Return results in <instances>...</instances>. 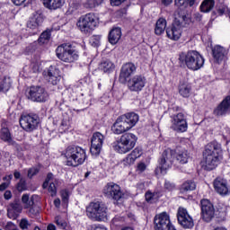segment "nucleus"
Masks as SVG:
<instances>
[{
  "instance_id": "obj_51",
  "label": "nucleus",
  "mask_w": 230,
  "mask_h": 230,
  "mask_svg": "<svg viewBox=\"0 0 230 230\" xmlns=\"http://www.w3.org/2000/svg\"><path fill=\"white\" fill-rule=\"evenodd\" d=\"M145 170H146V164H145V163H140L137 164V172H138V173H143Z\"/></svg>"
},
{
  "instance_id": "obj_1",
  "label": "nucleus",
  "mask_w": 230,
  "mask_h": 230,
  "mask_svg": "<svg viewBox=\"0 0 230 230\" xmlns=\"http://www.w3.org/2000/svg\"><path fill=\"white\" fill-rule=\"evenodd\" d=\"M222 154V146L218 142H211L206 146L203 152V167L208 172L215 170L220 162V155Z\"/></svg>"
},
{
  "instance_id": "obj_10",
  "label": "nucleus",
  "mask_w": 230,
  "mask_h": 230,
  "mask_svg": "<svg viewBox=\"0 0 230 230\" xmlns=\"http://www.w3.org/2000/svg\"><path fill=\"white\" fill-rule=\"evenodd\" d=\"M28 100L31 102H37L38 103H44L49 100V94L46 91V88L42 86H31L27 93Z\"/></svg>"
},
{
  "instance_id": "obj_62",
  "label": "nucleus",
  "mask_w": 230,
  "mask_h": 230,
  "mask_svg": "<svg viewBox=\"0 0 230 230\" xmlns=\"http://www.w3.org/2000/svg\"><path fill=\"white\" fill-rule=\"evenodd\" d=\"M48 186H49V181L45 180V181L42 184L43 190H46V188H48Z\"/></svg>"
},
{
  "instance_id": "obj_57",
  "label": "nucleus",
  "mask_w": 230,
  "mask_h": 230,
  "mask_svg": "<svg viewBox=\"0 0 230 230\" xmlns=\"http://www.w3.org/2000/svg\"><path fill=\"white\" fill-rule=\"evenodd\" d=\"M6 188H8L7 182H3L2 184H0V191H4V190H6Z\"/></svg>"
},
{
  "instance_id": "obj_18",
  "label": "nucleus",
  "mask_w": 230,
  "mask_h": 230,
  "mask_svg": "<svg viewBox=\"0 0 230 230\" xmlns=\"http://www.w3.org/2000/svg\"><path fill=\"white\" fill-rule=\"evenodd\" d=\"M175 157V151L173 149H165L160 158V169L161 171L168 170L173 164V159Z\"/></svg>"
},
{
  "instance_id": "obj_9",
  "label": "nucleus",
  "mask_w": 230,
  "mask_h": 230,
  "mask_svg": "<svg viewBox=\"0 0 230 230\" xmlns=\"http://www.w3.org/2000/svg\"><path fill=\"white\" fill-rule=\"evenodd\" d=\"M137 143V137L132 133H125L117 142V145L113 146L114 150L119 154H127L130 152Z\"/></svg>"
},
{
  "instance_id": "obj_5",
  "label": "nucleus",
  "mask_w": 230,
  "mask_h": 230,
  "mask_svg": "<svg viewBox=\"0 0 230 230\" xmlns=\"http://www.w3.org/2000/svg\"><path fill=\"white\" fill-rule=\"evenodd\" d=\"M65 156L66 158L67 166H80L85 163L87 159V155L85 150L80 146H68L66 150Z\"/></svg>"
},
{
  "instance_id": "obj_27",
  "label": "nucleus",
  "mask_w": 230,
  "mask_h": 230,
  "mask_svg": "<svg viewBox=\"0 0 230 230\" xmlns=\"http://www.w3.org/2000/svg\"><path fill=\"white\" fill-rule=\"evenodd\" d=\"M44 22V17L40 13H36L27 22V26L31 28V30H36Z\"/></svg>"
},
{
  "instance_id": "obj_45",
  "label": "nucleus",
  "mask_w": 230,
  "mask_h": 230,
  "mask_svg": "<svg viewBox=\"0 0 230 230\" xmlns=\"http://www.w3.org/2000/svg\"><path fill=\"white\" fill-rule=\"evenodd\" d=\"M49 193H50V197H57V186L55 183L51 182L49 186Z\"/></svg>"
},
{
  "instance_id": "obj_49",
  "label": "nucleus",
  "mask_w": 230,
  "mask_h": 230,
  "mask_svg": "<svg viewBox=\"0 0 230 230\" xmlns=\"http://www.w3.org/2000/svg\"><path fill=\"white\" fill-rule=\"evenodd\" d=\"M37 173H39V169H37L35 167L29 169V171H28L29 179H31V177H33L34 175H37Z\"/></svg>"
},
{
  "instance_id": "obj_54",
  "label": "nucleus",
  "mask_w": 230,
  "mask_h": 230,
  "mask_svg": "<svg viewBox=\"0 0 230 230\" xmlns=\"http://www.w3.org/2000/svg\"><path fill=\"white\" fill-rule=\"evenodd\" d=\"M4 199H5V200H10V199H12V191L5 190L4 194Z\"/></svg>"
},
{
  "instance_id": "obj_31",
  "label": "nucleus",
  "mask_w": 230,
  "mask_h": 230,
  "mask_svg": "<svg viewBox=\"0 0 230 230\" xmlns=\"http://www.w3.org/2000/svg\"><path fill=\"white\" fill-rule=\"evenodd\" d=\"M0 139L4 141V143H8L11 145L13 139H12V133H10V129L7 127H3L0 129Z\"/></svg>"
},
{
  "instance_id": "obj_7",
  "label": "nucleus",
  "mask_w": 230,
  "mask_h": 230,
  "mask_svg": "<svg viewBox=\"0 0 230 230\" xmlns=\"http://www.w3.org/2000/svg\"><path fill=\"white\" fill-rule=\"evenodd\" d=\"M56 55L59 60H62V62H66L67 64L75 62L79 57L76 49H75V47L69 43H65L58 46L56 49Z\"/></svg>"
},
{
  "instance_id": "obj_52",
  "label": "nucleus",
  "mask_w": 230,
  "mask_h": 230,
  "mask_svg": "<svg viewBox=\"0 0 230 230\" xmlns=\"http://www.w3.org/2000/svg\"><path fill=\"white\" fill-rule=\"evenodd\" d=\"M61 198L64 202L67 201L69 199V191H67V190H61Z\"/></svg>"
},
{
  "instance_id": "obj_34",
  "label": "nucleus",
  "mask_w": 230,
  "mask_h": 230,
  "mask_svg": "<svg viewBox=\"0 0 230 230\" xmlns=\"http://www.w3.org/2000/svg\"><path fill=\"white\" fill-rule=\"evenodd\" d=\"M197 183L195 181L189 180L186 181L184 183H182L181 191L184 193V191H193V190H196Z\"/></svg>"
},
{
  "instance_id": "obj_24",
  "label": "nucleus",
  "mask_w": 230,
  "mask_h": 230,
  "mask_svg": "<svg viewBox=\"0 0 230 230\" xmlns=\"http://www.w3.org/2000/svg\"><path fill=\"white\" fill-rule=\"evenodd\" d=\"M214 188L219 195H229V187H227V181L222 178H217L214 181Z\"/></svg>"
},
{
  "instance_id": "obj_61",
  "label": "nucleus",
  "mask_w": 230,
  "mask_h": 230,
  "mask_svg": "<svg viewBox=\"0 0 230 230\" xmlns=\"http://www.w3.org/2000/svg\"><path fill=\"white\" fill-rule=\"evenodd\" d=\"M51 179H53V173L49 172L45 181H48L49 182Z\"/></svg>"
},
{
  "instance_id": "obj_37",
  "label": "nucleus",
  "mask_w": 230,
  "mask_h": 230,
  "mask_svg": "<svg viewBox=\"0 0 230 230\" xmlns=\"http://www.w3.org/2000/svg\"><path fill=\"white\" fill-rule=\"evenodd\" d=\"M49 39H51V32L45 31L40 34L38 42L39 44H47L49 42Z\"/></svg>"
},
{
  "instance_id": "obj_25",
  "label": "nucleus",
  "mask_w": 230,
  "mask_h": 230,
  "mask_svg": "<svg viewBox=\"0 0 230 230\" xmlns=\"http://www.w3.org/2000/svg\"><path fill=\"white\" fill-rule=\"evenodd\" d=\"M22 211V205H21L19 201H14L10 204V208L7 209V215L11 217V218H17Z\"/></svg>"
},
{
  "instance_id": "obj_60",
  "label": "nucleus",
  "mask_w": 230,
  "mask_h": 230,
  "mask_svg": "<svg viewBox=\"0 0 230 230\" xmlns=\"http://www.w3.org/2000/svg\"><path fill=\"white\" fill-rule=\"evenodd\" d=\"M54 206H56V208H60V199H56L54 200Z\"/></svg>"
},
{
  "instance_id": "obj_23",
  "label": "nucleus",
  "mask_w": 230,
  "mask_h": 230,
  "mask_svg": "<svg viewBox=\"0 0 230 230\" xmlns=\"http://www.w3.org/2000/svg\"><path fill=\"white\" fill-rule=\"evenodd\" d=\"M230 112V96H226L214 110L215 116H226Z\"/></svg>"
},
{
  "instance_id": "obj_59",
  "label": "nucleus",
  "mask_w": 230,
  "mask_h": 230,
  "mask_svg": "<svg viewBox=\"0 0 230 230\" xmlns=\"http://www.w3.org/2000/svg\"><path fill=\"white\" fill-rule=\"evenodd\" d=\"M47 230H57V226H55V225H53V224H49L47 226Z\"/></svg>"
},
{
  "instance_id": "obj_32",
  "label": "nucleus",
  "mask_w": 230,
  "mask_h": 230,
  "mask_svg": "<svg viewBox=\"0 0 230 230\" xmlns=\"http://www.w3.org/2000/svg\"><path fill=\"white\" fill-rule=\"evenodd\" d=\"M179 93L183 98H190V94H191V85L188 84H181L179 86Z\"/></svg>"
},
{
  "instance_id": "obj_46",
  "label": "nucleus",
  "mask_w": 230,
  "mask_h": 230,
  "mask_svg": "<svg viewBox=\"0 0 230 230\" xmlns=\"http://www.w3.org/2000/svg\"><path fill=\"white\" fill-rule=\"evenodd\" d=\"M164 190H167V191H173V190H175V184L172 183L171 181H165Z\"/></svg>"
},
{
  "instance_id": "obj_26",
  "label": "nucleus",
  "mask_w": 230,
  "mask_h": 230,
  "mask_svg": "<svg viewBox=\"0 0 230 230\" xmlns=\"http://www.w3.org/2000/svg\"><path fill=\"white\" fill-rule=\"evenodd\" d=\"M45 8L49 10H58L66 4V0H41Z\"/></svg>"
},
{
  "instance_id": "obj_2",
  "label": "nucleus",
  "mask_w": 230,
  "mask_h": 230,
  "mask_svg": "<svg viewBox=\"0 0 230 230\" xmlns=\"http://www.w3.org/2000/svg\"><path fill=\"white\" fill-rule=\"evenodd\" d=\"M179 64L187 67L190 71H199L204 67V58L197 50H189L188 52H181L179 55Z\"/></svg>"
},
{
  "instance_id": "obj_63",
  "label": "nucleus",
  "mask_w": 230,
  "mask_h": 230,
  "mask_svg": "<svg viewBox=\"0 0 230 230\" xmlns=\"http://www.w3.org/2000/svg\"><path fill=\"white\" fill-rule=\"evenodd\" d=\"M13 175H14V179H21V172H14Z\"/></svg>"
},
{
  "instance_id": "obj_8",
  "label": "nucleus",
  "mask_w": 230,
  "mask_h": 230,
  "mask_svg": "<svg viewBox=\"0 0 230 230\" xmlns=\"http://www.w3.org/2000/svg\"><path fill=\"white\" fill-rule=\"evenodd\" d=\"M76 26L84 35H91L98 26V19L93 13H86L78 19Z\"/></svg>"
},
{
  "instance_id": "obj_39",
  "label": "nucleus",
  "mask_w": 230,
  "mask_h": 230,
  "mask_svg": "<svg viewBox=\"0 0 230 230\" xmlns=\"http://www.w3.org/2000/svg\"><path fill=\"white\" fill-rule=\"evenodd\" d=\"M20 229L28 230L31 227V223L27 218H22L19 224Z\"/></svg>"
},
{
  "instance_id": "obj_11",
  "label": "nucleus",
  "mask_w": 230,
  "mask_h": 230,
  "mask_svg": "<svg viewBox=\"0 0 230 230\" xmlns=\"http://www.w3.org/2000/svg\"><path fill=\"white\" fill-rule=\"evenodd\" d=\"M40 123V118L37 114L22 115L20 118V126L25 132H33Z\"/></svg>"
},
{
  "instance_id": "obj_21",
  "label": "nucleus",
  "mask_w": 230,
  "mask_h": 230,
  "mask_svg": "<svg viewBox=\"0 0 230 230\" xmlns=\"http://www.w3.org/2000/svg\"><path fill=\"white\" fill-rule=\"evenodd\" d=\"M136 65L134 63H126L122 66L119 80L121 84H125L127 79L130 78L134 73H136Z\"/></svg>"
},
{
  "instance_id": "obj_28",
  "label": "nucleus",
  "mask_w": 230,
  "mask_h": 230,
  "mask_svg": "<svg viewBox=\"0 0 230 230\" xmlns=\"http://www.w3.org/2000/svg\"><path fill=\"white\" fill-rule=\"evenodd\" d=\"M110 44L115 45L119 42V39H121V29L115 27L113 28L108 36Z\"/></svg>"
},
{
  "instance_id": "obj_58",
  "label": "nucleus",
  "mask_w": 230,
  "mask_h": 230,
  "mask_svg": "<svg viewBox=\"0 0 230 230\" xmlns=\"http://www.w3.org/2000/svg\"><path fill=\"white\" fill-rule=\"evenodd\" d=\"M171 3H173V0H162V4H164V6H170Z\"/></svg>"
},
{
  "instance_id": "obj_13",
  "label": "nucleus",
  "mask_w": 230,
  "mask_h": 230,
  "mask_svg": "<svg viewBox=\"0 0 230 230\" xmlns=\"http://www.w3.org/2000/svg\"><path fill=\"white\" fill-rule=\"evenodd\" d=\"M146 85V77L142 75H136L128 81V89L131 93H141Z\"/></svg>"
},
{
  "instance_id": "obj_50",
  "label": "nucleus",
  "mask_w": 230,
  "mask_h": 230,
  "mask_svg": "<svg viewBox=\"0 0 230 230\" xmlns=\"http://www.w3.org/2000/svg\"><path fill=\"white\" fill-rule=\"evenodd\" d=\"M59 130L62 133L66 132V130H69V126L67 125V122L62 121L61 125L59 127Z\"/></svg>"
},
{
  "instance_id": "obj_12",
  "label": "nucleus",
  "mask_w": 230,
  "mask_h": 230,
  "mask_svg": "<svg viewBox=\"0 0 230 230\" xmlns=\"http://www.w3.org/2000/svg\"><path fill=\"white\" fill-rule=\"evenodd\" d=\"M155 230H175L173 225L170 221V216L166 212H163L154 218Z\"/></svg>"
},
{
  "instance_id": "obj_14",
  "label": "nucleus",
  "mask_w": 230,
  "mask_h": 230,
  "mask_svg": "<svg viewBox=\"0 0 230 230\" xmlns=\"http://www.w3.org/2000/svg\"><path fill=\"white\" fill-rule=\"evenodd\" d=\"M171 128L175 132H186L188 130V121L186 120V115L180 112L172 116Z\"/></svg>"
},
{
  "instance_id": "obj_42",
  "label": "nucleus",
  "mask_w": 230,
  "mask_h": 230,
  "mask_svg": "<svg viewBox=\"0 0 230 230\" xmlns=\"http://www.w3.org/2000/svg\"><path fill=\"white\" fill-rule=\"evenodd\" d=\"M130 155L135 158V159H139L140 155H143V149L141 147H137L135 148Z\"/></svg>"
},
{
  "instance_id": "obj_16",
  "label": "nucleus",
  "mask_w": 230,
  "mask_h": 230,
  "mask_svg": "<svg viewBox=\"0 0 230 230\" xmlns=\"http://www.w3.org/2000/svg\"><path fill=\"white\" fill-rule=\"evenodd\" d=\"M103 141H105V137L102 133H93L90 147L92 155H100V153L102 152V146H103Z\"/></svg>"
},
{
  "instance_id": "obj_30",
  "label": "nucleus",
  "mask_w": 230,
  "mask_h": 230,
  "mask_svg": "<svg viewBox=\"0 0 230 230\" xmlns=\"http://www.w3.org/2000/svg\"><path fill=\"white\" fill-rule=\"evenodd\" d=\"M166 30V19L160 18L156 21L155 33V35H163Z\"/></svg>"
},
{
  "instance_id": "obj_53",
  "label": "nucleus",
  "mask_w": 230,
  "mask_h": 230,
  "mask_svg": "<svg viewBox=\"0 0 230 230\" xmlns=\"http://www.w3.org/2000/svg\"><path fill=\"white\" fill-rule=\"evenodd\" d=\"M125 1L127 0H111V4H112V6H119V4H122Z\"/></svg>"
},
{
  "instance_id": "obj_44",
  "label": "nucleus",
  "mask_w": 230,
  "mask_h": 230,
  "mask_svg": "<svg viewBox=\"0 0 230 230\" xmlns=\"http://www.w3.org/2000/svg\"><path fill=\"white\" fill-rule=\"evenodd\" d=\"M100 40H101V37L98 35H95L91 38L90 43L92 44V46L96 48V47L100 46Z\"/></svg>"
},
{
  "instance_id": "obj_36",
  "label": "nucleus",
  "mask_w": 230,
  "mask_h": 230,
  "mask_svg": "<svg viewBox=\"0 0 230 230\" xmlns=\"http://www.w3.org/2000/svg\"><path fill=\"white\" fill-rule=\"evenodd\" d=\"M22 204H24V208H31V206H33V204H35L33 197L30 198V195H28V194H23L22 196Z\"/></svg>"
},
{
  "instance_id": "obj_55",
  "label": "nucleus",
  "mask_w": 230,
  "mask_h": 230,
  "mask_svg": "<svg viewBox=\"0 0 230 230\" xmlns=\"http://www.w3.org/2000/svg\"><path fill=\"white\" fill-rule=\"evenodd\" d=\"M12 2L16 6H21V4H23L26 2V0H12Z\"/></svg>"
},
{
  "instance_id": "obj_17",
  "label": "nucleus",
  "mask_w": 230,
  "mask_h": 230,
  "mask_svg": "<svg viewBox=\"0 0 230 230\" xmlns=\"http://www.w3.org/2000/svg\"><path fill=\"white\" fill-rule=\"evenodd\" d=\"M201 217L205 222H211L215 217V207L208 199H201Z\"/></svg>"
},
{
  "instance_id": "obj_47",
  "label": "nucleus",
  "mask_w": 230,
  "mask_h": 230,
  "mask_svg": "<svg viewBox=\"0 0 230 230\" xmlns=\"http://www.w3.org/2000/svg\"><path fill=\"white\" fill-rule=\"evenodd\" d=\"M8 87H10V83L6 82V78H0V89L4 90L8 89Z\"/></svg>"
},
{
  "instance_id": "obj_64",
  "label": "nucleus",
  "mask_w": 230,
  "mask_h": 230,
  "mask_svg": "<svg viewBox=\"0 0 230 230\" xmlns=\"http://www.w3.org/2000/svg\"><path fill=\"white\" fill-rule=\"evenodd\" d=\"M120 230H134L132 226H124Z\"/></svg>"
},
{
  "instance_id": "obj_29",
  "label": "nucleus",
  "mask_w": 230,
  "mask_h": 230,
  "mask_svg": "<svg viewBox=\"0 0 230 230\" xmlns=\"http://www.w3.org/2000/svg\"><path fill=\"white\" fill-rule=\"evenodd\" d=\"M188 159H190V153H188V150L184 148L177 149L176 161H178L180 164H186V163H188Z\"/></svg>"
},
{
  "instance_id": "obj_35",
  "label": "nucleus",
  "mask_w": 230,
  "mask_h": 230,
  "mask_svg": "<svg viewBox=\"0 0 230 230\" xmlns=\"http://www.w3.org/2000/svg\"><path fill=\"white\" fill-rule=\"evenodd\" d=\"M99 67L104 73H111V71H112V69H114V64H112V62H111L109 60H106V61H102L100 64Z\"/></svg>"
},
{
  "instance_id": "obj_43",
  "label": "nucleus",
  "mask_w": 230,
  "mask_h": 230,
  "mask_svg": "<svg viewBox=\"0 0 230 230\" xmlns=\"http://www.w3.org/2000/svg\"><path fill=\"white\" fill-rule=\"evenodd\" d=\"M16 190L18 191H26V181L23 179L20 180V181L16 185Z\"/></svg>"
},
{
  "instance_id": "obj_20",
  "label": "nucleus",
  "mask_w": 230,
  "mask_h": 230,
  "mask_svg": "<svg viewBox=\"0 0 230 230\" xmlns=\"http://www.w3.org/2000/svg\"><path fill=\"white\" fill-rule=\"evenodd\" d=\"M43 75L46 76L48 82L52 85H57L62 78L60 76V70L53 66H50L47 71H44Z\"/></svg>"
},
{
  "instance_id": "obj_4",
  "label": "nucleus",
  "mask_w": 230,
  "mask_h": 230,
  "mask_svg": "<svg viewBox=\"0 0 230 230\" xmlns=\"http://www.w3.org/2000/svg\"><path fill=\"white\" fill-rule=\"evenodd\" d=\"M86 215L90 220L103 222L107 220L109 208L102 201L91 202L86 208Z\"/></svg>"
},
{
  "instance_id": "obj_19",
  "label": "nucleus",
  "mask_w": 230,
  "mask_h": 230,
  "mask_svg": "<svg viewBox=\"0 0 230 230\" xmlns=\"http://www.w3.org/2000/svg\"><path fill=\"white\" fill-rule=\"evenodd\" d=\"M177 218L179 224L185 229H191L194 226L193 218L190 217L186 208H180L178 209Z\"/></svg>"
},
{
  "instance_id": "obj_56",
  "label": "nucleus",
  "mask_w": 230,
  "mask_h": 230,
  "mask_svg": "<svg viewBox=\"0 0 230 230\" xmlns=\"http://www.w3.org/2000/svg\"><path fill=\"white\" fill-rule=\"evenodd\" d=\"M29 213H30V215H32V217H35V215H38V214H39V210H35V208H31L29 209Z\"/></svg>"
},
{
  "instance_id": "obj_41",
  "label": "nucleus",
  "mask_w": 230,
  "mask_h": 230,
  "mask_svg": "<svg viewBox=\"0 0 230 230\" xmlns=\"http://www.w3.org/2000/svg\"><path fill=\"white\" fill-rule=\"evenodd\" d=\"M134 163H136V159L131 154L128 155L123 160L124 166H130L131 164H134Z\"/></svg>"
},
{
  "instance_id": "obj_3",
  "label": "nucleus",
  "mask_w": 230,
  "mask_h": 230,
  "mask_svg": "<svg viewBox=\"0 0 230 230\" xmlns=\"http://www.w3.org/2000/svg\"><path fill=\"white\" fill-rule=\"evenodd\" d=\"M139 121V115L130 112L119 117L111 126L113 134L119 136L128 132Z\"/></svg>"
},
{
  "instance_id": "obj_22",
  "label": "nucleus",
  "mask_w": 230,
  "mask_h": 230,
  "mask_svg": "<svg viewBox=\"0 0 230 230\" xmlns=\"http://www.w3.org/2000/svg\"><path fill=\"white\" fill-rule=\"evenodd\" d=\"M227 49L220 45H216L214 48H212V56L217 64L224 62V60L227 58Z\"/></svg>"
},
{
  "instance_id": "obj_15",
  "label": "nucleus",
  "mask_w": 230,
  "mask_h": 230,
  "mask_svg": "<svg viewBox=\"0 0 230 230\" xmlns=\"http://www.w3.org/2000/svg\"><path fill=\"white\" fill-rule=\"evenodd\" d=\"M104 195H107L110 199L116 200V202L123 199V191H121V187L119 185L110 182L104 187Z\"/></svg>"
},
{
  "instance_id": "obj_6",
  "label": "nucleus",
  "mask_w": 230,
  "mask_h": 230,
  "mask_svg": "<svg viewBox=\"0 0 230 230\" xmlns=\"http://www.w3.org/2000/svg\"><path fill=\"white\" fill-rule=\"evenodd\" d=\"M191 20L187 17L186 14H180L174 19L172 27L166 29V35L171 40H179L181 35H182V28H186L187 24H190Z\"/></svg>"
},
{
  "instance_id": "obj_40",
  "label": "nucleus",
  "mask_w": 230,
  "mask_h": 230,
  "mask_svg": "<svg viewBox=\"0 0 230 230\" xmlns=\"http://www.w3.org/2000/svg\"><path fill=\"white\" fill-rule=\"evenodd\" d=\"M55 223L60 229H66V227H67V223L59 216L55 217Z\"/></svg>"
},
{
  "instance_id": "obj_38",
  "label": "nucleus",
  "mask_w": 230,
  "mask_h": 230,
  "mask_svg": "<svg viewBox=\"0 0 230 230\" xmlns=\"http://www.w3.org/2000/svg\"><path fill=\"white\" fill-rule=\"evenodd\" d=\"M159 196L157 195V192L152 193L150 191H147L146 193V202H148L149 204H154V202H155V200H157V198Z\"/></svg>"
},
{
  "instance_id": "obj_33",
  "label": "nucleus",
  "mask_w": 230,
  "mask_h": 230,
  "mask_svg": "<svg viewBox=\"0 0 230 230\" xmlns=\"http://www.w3.org/2000/svg\"><path fill=\"white\" fill-rule=\"evenodd\" d=\"M212 8H215V0H204L200 5V10L203 13L211 12Z\"/></svg>"
},
{
  "instance_id": "obj_48",
  "label": "nucleus",
  "mask_w": 230,
  "mask_h": 230,
  "mask_svg": "<svg viewBox=\"0 0 230 230\" xmlns=\"http://www.w3.org/2000/svg\"><path fill=\"white\" fill-rule=\"evenodd\" d=\"M189 1L190 0H174V4H176V6L181 8V6H188Z\"/></svg>"
}]
</instances>
